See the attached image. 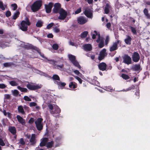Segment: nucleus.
<instances>
[{
  "label": "nucleus",
  "mask_w": 150,
  "mask_h": 150,
  "mask_svg": "<svg viewBox=\"0 0 150 150\" xmlns=\"http://www.w3.org/2000/svg\"><path fill=\"white\" fill-rule=\"evenodd\" d=\"M19 28L23 31H26L28 30V26L30 25L28 19L26 18L25 21H22L20 23Z\"/></svg>",
  "instance_id": "1"
},
{
  "label": "nucleus",
  "mask_w": 150,
  "mask_h": 150,
  "mask_svg": "<svg viewBox=\"0 0 150 150\" xmlns=\"http://www.w3.org/2000/svg\"><path fill=\"white\" fill-rule=\"evenodd\" d=\"M48 106L50 110V112L51 114L59 113L60 112V109L56 105L50 104L48 105Z\"/></svg>",
  "instance_id": "2"
},
{
  "label": "nucleus",
  "mask_w": 150,
  "mask_h": 150,
  "mask_svg": "<svg viewBox=\"0 0 150 150\" xmlns=\"http://www.w3.org/2000/svg\"><path fill=\"white\" fill-rule=\"evenodd\" d=\"M68 58L73 65L76 67H77L79 69H81V67L79 65V62L76 59L75 57L71 54L68 55Z\"/></svg>",
  "instance_id": "3"
},
{
  "label": "nucleus",
  "mask_w": 150,
  "mask_h": 150,
  "mask_svg": "<svg viewBox=\"0 0 150 150\" xmlns=\"http://www.w3.org/2000/svg\"><path fill=\"white\" fill-rule=\"evenodd\" d=\"M42 5L41 1H37L33 4L31 7V9L33 12L38 11Z\"/></svg>",
  "instance_id": "4"
},
{
  "label": "nucleus",
  "mask_w": 150,
  "mask_h": 150,
  "mask_svg": "<svg viewBox=\"0 0 150 150\" xmlns=\"http://www.w3.org/2000/svg\"><path fill=\"white\" fill-rule=\"evenodd\" d=\"M42 121L43 119L42 118H39L35 121L36 127L38 130L41 131L43 128Z\"/></svg>",
  "instance_id": "5"
},
{
  "label": "nucleus",
  "mask_w": 150,
  "mask_h": 150,
  "mask_svg": "<svg viewBox=\"0 0 150 150\" xmlns=\"http://www.w3.org/2000/svg\"><path fill=\"white\" fill-rule=\"evenodd\" d=\"M30 90H35L40 88L42 86L41 84H35L33 83H28L26 86Z\"/></svg>",
  "instance_id": "6"
},
{
  "label": "nucleus",
  "mask_w": 150,
  "mask_h": 150,
  "mask_svg": "<svg viewBox=\"0 0 150 150\" xmlns=\"http://www.w3.org/2000/svg\"><path fill=\"white\" fill-rule=\"evenodd\" d=\"M59 13V15L58 18L60 20H63L64 19L67 15V12L63 9H61Z\"/></svg>",
  "instance_id": "7"
},
{
  "label": "nucleus",
  "mask_w": 150,
  "mask_h": 150,
  "mask_svg": "<svg viewBox=\"0 0 150 150\" xmlns=\"http://www.w3.org/2000/svg\"><path fill=\"white\" fill-rule=\"evenodd\" d=\"M123 62L129 65L132 63L131 58L128 55L125 54L122 57Z\"/></svg>",
  "instance_id": "8"
},
{
  "label": "nucleus",
  "mask_w": 150,
  "mask_h": 150,
  "mask_svg": "<svg viewBox=\"0 0 150 150\" xmlns=\"http://www.w3.org/2000/svg\"><path fill=\"white\" fill-rule=\"evenodd\" d=\"M132 58L133 62H137L140 59V55L138 53L136 52H134L132 56Z\"/></svg>",
  "instance_id": "9"
},
{
  "label": "nucleus",
  "mask_w": 150,
  "mask_h": 150,
  "mask_svg": "<svg viewBox=\"0 0 150 150\" xmlns=\"http://www.w3.org/2000/svg\"><path fill=\"white\" fill-rule=\"evenodd\" d=\"M119 40H117L115 42H114L112 45L110 47V51L112 52L117 49V46L120 42Z\"/></svg>",
  "instance_id": "10"
},
{
  "label": "nucleus",
  "mask_w": 150,
  "mask_h": 150,
  "mask_svg": "<svg viewBox=\"0 0 150 150\" xmlns=\"http://www.w3.org/2000/svg\"><path fill=\"white\" fill-rule=\"evenodd\" d=\"M36 142L35 134H33L31 135L30 140V142L28 143V145L33 146L35 144Z\"/></svg>",
  "instance_id": "11"
},
{
  "label": "nucleus",
  "mask_w": 150,
  "mask_h": 150,
  "mask_svg": "<svg viewBox=\"0 0 150 150\" xmlns=\"http://www.w3.org/2000/svg\"><path fill=\"white\" fill-rule=\"evenodd\" d=\"M106 50L105 49H103L100 52L98 59L101 60L103 59L106 56L107 54L106 52Z\"/></svg>",
  "instance_id": "12"
},
{
  "label": "nucleus",
  "mask_w": 150,
  "mask_h": 150,
  "mask_svg": "<svg viewBox=\"0 0 150 150\" xmlns=\"http://www.w3.org/2000/svg\"><path fill=\"white\" fill-rule=\"evenodd\" d=\"M61 9V8L60 4L58 3H56L54 5L53 11L54 13H57L59 12Z\"/></svg>",
  "instance_id": "13"
},
{
  "label": "nucleus",
  "mask_w": 150,
  "mask_h": 150,
  "mask_svg": "<svg viewBox=\"0 0 150 150\" xmlns=\"http://www.w3.org/2000/svg\"><path fill=\"white\" fill-rule=\"evenodd\" d=\"M77 21L79 24H83L87 22L88 20L85 17L80 16L78 18Z\"/></svg>",
  "instance_id": "14"
},
{
  "label": "nucleus",
  "mask_w": 150,
  "mask_h": 150,
  "mask_svg": "<svg viewBox=\"0 0 150 150\" xmlns=\"http://www.w3.org/2000/svg\"><path fill=\"white\" fill-rule=\"evenodd\" d=\"M22 46L23 47L28 50L31 49H33L34 50H36L40 54L38 49L30 44H28L27 45H22Z\"/></svg>",
  "instance_id": "15"
},
{
  "label": "nucleus",
  "mask_w": 150,
  "mask_h": 150,
  "mask_svg": "<svg viewBox=\"0 0 150 150\" xmlns=\"http://www.w3.org/2000/svg\"><path fill=\"white\" fill-rule=\"evenodd\" d=\"M24 108L25 110H28L29 108L26 106H24L23 107L21 105L18 106V109L19 112L22 114H24L25 112L24 110Z\"/></svg>",
  "instance_id": "16"
},
{
  "label": "nucleus",
  "mask_w": 150,
  "mask_h": 150,
  "mask_svg": "<svg viewBox=\"0 0 150 150\" xmlns=\"http://www.w3.org/2000/svg\"><path fill=\"white\" fill-rule=\"evenodd\" d=\"M94 33H91V35L92 36V38L93 39H95L96 38V36L98 37V39L96 40L97 42H100V36L99 34L97 33L96 31L94 30L93 31Z\"/></svg>",
  "instance_id": "17"
},
{
  "label": "nucleus",
  "mask_w": 150,
  "mask_h": 150,
  "mask_svg": "<svg viewBox=\"0 0 150 150\" xmlns=\"http://www.w3.org/2000/svg\"><path fill=\"white\" fill-rule=\"evenodd\" d=\"M52 6L53 4L52 3H49L48 5H45V7L46 12L48 13H50Z\"/></svg>",
  "instance_id": "18"
},
{
  "label": "nucleus",
  "mask_w": 150,
  "mask_h": 150,
  "mask_svg": "<svg viewBox=\"0 0 150 150\" xmlns=\"http://www.w3.org/2000/svg\"><path fill=\"white\" fill-rule=\"evenodd\" d=\"M84 13L85 15L88 17L92 18L93 16L92 14L91 10L88 8H86L84 11Z\"/></svg>",
  "instance_id": "19"
},
{
  "label": "nucleus",
  "mask_w": 150,
  "mask_h": 150,
  "mask_svg": "<svg viewBox=\"0 0 150 150\" xmlns=\"http://www.w3.org/2000/svg\"><path fill=\"white\" fill-rule=\"evenodd\" d=\"M16 118L18 121L22 125H24L25 123V120L23 119L19 115H18L16 116Z\"/></svg>",
  "instance_id": "20"
},
{
  "label": "nucleus",
  "mask_w": 150,
  "mask_h": 150,
  "mask_svg": "<svg viewBox=\"0 0 150 150\" xmlns=\"http://www.w3.org/2000/svg\"><path fill=\"white\" fill-rule=\"evenodd\" d=\"M20 81V80L17 79H15L14 80L9 81V83L11 86H16L18 85V83Z\"/></svg>",
  "instance_id": "21"
},
{
  "label": "nucleus",
  "mask_w": 150,
  "mask_h": 150,
  "mask_svg": "<svg viewBox=\"0 0 150 150\" xmlns=\"http://www.w3.org/2000/svg\"><path fill=\"white\" fill-rule=\"evenodd\" d=\"M107 67V65L104 62H102L98 65V67L99 69L103 71L106 70Z\"/></svg>",
  "instance_id": "22"
},
{
  "label": "nucleus",
  "mask_w": 150,
  "mask_h": 150,
  "mask_svg": "<svg viewBox=\"0 0 150 150\" xmlns=\"http://www.w3.org/2000/svg\"><path fill=\"white\" fill-rule=\"evenodd\" d=\"M41 142L40 144V146H44L48 142V139L47 138L45 137L41 139Z\"/></svg>",
  "instance_id": "23"
},
{
  "label": "nucleus",
  "mask_w": 150,
  "mask_h": 150,
  "mask_svg": "<svg viewBox=\"0 0 150 150\" xmlns=\"http://www.w3.org/2000/svg\"><path fill=\"white\" fill-rule=\"evenodd\" d=\"M83 47L84 50L87 51H91L92 48L91 45L90 44L84 45Z\"/></svg>",
  "instance_id": "24"
},
{
  "label": "nucleus",
  "mask_w": 150,
  "mask_h": 150,
  "mask_svg": "<svg viewBox=\"0 0 150 150\" xmlns=\"http://www.w3.org/2000/svg\"><path fill=\"white\" fill-rule=\"evenodd\" d=\"M54 83L58 85L59 88H62L64 87L66 84V83L64 82H61L57 81H55Z\"/></svg>",
  "instance_id": "25"
},
{
  "label": "nucleus",
  "mask_w": 150,
  "mask_h": 150,
  "mask_svg": "<svg viewBox=\"0 0 150 150\" xmlns=\"http://www.w3.org/2000/svg\"><path fill=\"white\" fill-rule=\"evenodd\" d=\"M47 61L46 62H48L50 64H52L54 67L56 64L57 63V61L54 60L46 59Z\"/></svg>",
  "instance_id": "26"
},
{
  "label": "nucleus",
  "mask_w": 150,
  "mask_h": 150,
  "mask_svg": "<svg viewBox=\"0 0 150 150\" xmlns=\"http://www.w3.org/2000/svg\"><path fill=\"white\" fill-rule=\"evenodd\" d=\"M132 40L131 38L129 36H127V38L125 40V43L127 45H130Z\"/></svg>",
  "instance_id": "27"
},
{
  "label": "nucleus",
  "mask_w": 150,
  "mask_h": 150,
  "mask_svg": "<svg viewBox=\"0 0 150 150\" xmlns=\"http://www.w3.org/2000/svg\"><path fill=\"white\" fill-rule=\"evenodd\" d=\"M69 86L71 89H73L77 87V85L74 82H71L69 83Z\"/></svg>",
  "instance_id": "28"
},
{
  "label": "nucleus",
  "mask_w": 150,
  "mask_h": 150,
  "mask_svg": "<svg viewBox=\"0 0 150 150\" xmlns=\"http://www.w3.org/2000/svg\"><path fill=\"white\" fill-rule=\"evenodd\" d=\"M5 144L7 146H9V144L6 140H4V142L3 141V140L0 138V145L2 146H4Z\"/></svg>",
  "instance_id": "29"
},
{
  "label": "nucleus",
  "mask_w": 150,
  "mask_h": 150,
  "mask_svg": "<svg viewBox=\"0 0 150 150\" xmlns=\"http://www.w3.org/2000/svg\"><path fill=\"white\" fill-rule=\"evenodd\" d=\"M9 130L10 132L13 134L15 135L16 133V129L14 127H9Z\"/></svg>",
  "instance_id": "30"
},
{
  "label": "nucleus",
  "mask_w": 150,
  "mask_h": 150,
  "mask_svg": "<svg viewBox=\"0 0 150 150\" xmlns=\"http://www.w3.org/2000/svg\"><path fill=\"white\" fill-rule=\"evenodd\" d=\"M110 8V5L108 4H106V6L105 7V12L106 14H108L109 12V9Z\"/></svg>",
  "instance_id": "31"
},
{
  "label": "nucleus",
  "mask_w": 150,
  "mask_h": 150,
  "mask_svg": "<svg viewBox=\"0 0 150 150\" xmlns=\"http://www.w3.org/2000/svg\"><path fill=\"white\" fill-rule=\"evenodd\" d=\"M144 13L147 19L150 18V15L148 13V10L146 8H145L144 10Z\"/></svg>",
  "instance_id": "32"
},
{
  "label": "nucleus",
  "mask_w": 150,
  "mask_h": 150,
  "mask_svg": "<svg viewBox=\"0 0 150 150\" xmlns=\"http://www.w3.org/2000/svg\"><path fill=\"white\" fill-rule=\"evenodd\" d=\"M104 40L103 38H100V42L98 45L99 47L101 48L104 46Z\"/></svg>",
  "instance_id": "33"
},
{
  "label": "nucleus",
  "mask_w": 150,
  "mask_h": 150,
  "mask_svg": "<svg viewBox=\"0 0 150 150\" xmlns=\"http://www.w3.org/2000/svg\"><path fill=\"white\" fill-rule=\"evenodd\" d=\"M17 88L22 92H27L28 91V90L26 88L21 87L19 86H18Z\"/></svg>",
  "instance_id": "34"
},
{
  "label": "nucleus",
  "mask_w": 150,
  "mask_h": 150,
  "mask_svg": "<svg viewBox=\"0 0 150 150\" xmlns=\"http://www.w3.org/2000/svg\"><path fill=\"white\" fill-rule=\"evenodd\" d=\"M43 24V22L40 20L38 21L36 23V25L38 27H41L42 26Z\"/></svg>",
  "instance_id": "35"
},
{
  "label": "nucleus",
  "mask_w": 150,
  "mask_h": 150,
  "mask_svg": "<svg viewBox=\"0 0 150 150\" xmlns=\"http://www.w3.org/2000/svg\"><path fill=\"white\" fill-rule=\"evenodd\" d=\"M88 33V32L87 31H85L82 33L81 34L80 36L81 38H85L86 37Z\"/></svg>",
  "instance_id": "36"
},
{
  "label": "nucleus",
  "mask_w": 150,
  "mask_h": 150,
  "mask_svg": "<svg viewBox=\"0 0 150 150\" xmlns=\"http://www.w3.org/2000/svg\"><path fill=\"white\" fill-rule=\"evenodd\" d=\"M6 7V5H4L2 2L0 1V8L3 10H4Z\"/></svg>",
  "instance_id": "37"
},
{
  "label": "nucleus",
  "mask_w": 150,
  "mask_h": 150,
  "mask_svg": "<svg viewBox=\"0 0 150 150\" xmlns=\"http://www.w3.org/2000/svg\"><path fill=\"white\" fill-rule=\"evenodd\" d=\"M19 14V12L18 11H17L14 13V15L13 16V19L14 20L16 19V18L18 17Z\"/></svg>",
  "instance_id": "38"
},
{
  "label": "nucleus",
  "mask_w": 150,
  "mask_h": 150,
  "mask_svg": "<svg viewBox=\"0 0 150 150\" xmlns=\"http://www.w3.org/2000/svg\"><path fill=\"white\" fill-rule=\"evenodd\" d=\"M134 69L136 71L140 70V66L139 64H136L134 67Z\"/></svg>",
  "instance_id": "39"
},
{
  "label": "nucleus",
  "mask_w": 150,
  "mask_h": 150,
  "mask_svg": "<svg viewBox=\"0 0 150 150\" xmlns=\"http://www.w3.org/2000/svg\"><path fill=\"white\" fill-rule=\"evenodd\" d=\"M54 142L52 141L50 142H48L46 144V146L47 148H51Z\"/></svg>",
  "instance_id": "40"
},
{
  "label": "nucleus",
  "mask_w": 150,
  "mask_h": 150,
  "mask_svg": "<svg viewBox=\"0 0 150 150\" xmlns=\"http://www.w3.org/2000/svg\"><path fill=\"white\" fill-rule=\"evenodd\" d=\"M52 78L54 80H58L59 81L60 80V78L59 77L58 75L56 74L54 75L52 77Z\"/></svg>",
  "instance_id": "41"
},
{
  "label": "nucleus",
  "mask_w": 150,
  "mask_h": 150,
  "mask_svg": "<svg viewBox=\"0 0 150 150\" xmlns=\"http://www.w3.org/2000/svg\"><path fill=\"white\" fill-rule=\"evenodd\" d=\"M129 28L131 29L132 32L133 34L136 35L137 34V30L136 28L132 26H130Z\"/></svg>",
  "instance_id": "42"
},
{
  "label": "nucleus",
  "mask_w": 150,
  "mask_h": 150,
  "mask_svg": "<svg viewBox=\"0 0 150 150\" xmlns=\"http://www.w3.org/2000/svg\"><path fill=\"white\" fill-rule=\"evenodd\" d=\"M52 47L54 50H57L59 46L57 43H54L53 44Z\"/></svg>",
  "instance_id": "43"
},
{
  "label": "nucleus",
  "mask_w": 150,
  "mask_h": 150,
  "mask_svg": "<svg viewBox=\"0 0 150 150\" xmlns=\"http://www.w3.org/2000/svg\"><path fill=\"white\" fill-rule=\"evenodd\" d=\"M13 64L11 62H6L4 64V65L6 67H8L11 66Z\"/></svg>",
  "instance_id": "44"
},
{
  "label": "nucleus",
  "mask_w": 150,
  "mask_h": 150,
  "mask_svg": "<svg viewBox=\"0 0 150 150\" xmlns=\"http://www.w3.org/2000/svg\"><path fill=\"white\" fill-rule=\"evenodd\" d=\"M54 67L55 68H57L58 69H60L63 68V64L58 65L56 64L54 66Z\"/></svg>",
  "instance_id": "45"
},
{
  "label": "nucleus",
  "mask_w": 150,
  "mask_h": 150,
  "mask_svg": "<svg viewBox=\"0 0 150 150\" xmlns=\"http://www.w3.org/2000/svg\"><path fill=\"white\" fill-rule=\"evenodd\" d=\"M134 85H132L131 87L128 88L126 89V90L123 89L122 91H128L131 90L132 89H134Z\"/></svg>",
  "instance_id": "46"
},
{
  "label": "nucleus",
  "mask_w": 150,
  "mask_h": 150,
  "mask_svg": "<svg viewBox=\"0 0 150 150\" xmlns=\"http://www.w3.org/2000/svg\"><path fill=\"white\" fill-rule=\"evenodd\" d=\"M121 76L123 79L125 80L128 79L129 78V77L128 75L125 74H122Z\"/></svg>",
  "instance_id": "47"
},
{
  "label": "nucleus",
  "mask_w": 150,
  "mask_h": 150,
  "mask_svg": "<svg viewBox=\"0 0 150 150\" xmlns=\"http://www.w3.org/2000/svg\"><path fill=\"white\" fill-rule=\"evenodd\" d=\"M97 79V78L96 77H94V79H93V81H92V82H93V83L94 84H99L98 82L96 80Z\"/></svg>",
  "instance_id": "48"
},
{
  "label": "nucleus",
  "mask_w": 150,
  "mask_h": 150,
  "mask_svg": "<svg viewBox=\"0 0 150 150\" xmlns=\"http://www.w3.org/2000/svg\"><path fill=\"white\" fill-rule=\"evenodd\" d=\"M73 72L75 73L76 75H79L81 77V76H82V74L80 73V72L77 70H75L73 71Z\"/></svg>",
  "instance_id": "49"
},
{
  "label": "nucleus",
  "mask_w": 150,
  "mask_h": 150,
  "mask_svg": "<svg viewBox=\"0 0 150 150\" xmlns=\"http://www.w3.org/2000/svg\"><path fill=\"white\" fill-rule=\"evenodd\" d=\"M13 94L15 96H16L18 95L19 92L17 90H14L13 92Z\"/></svg>",
  "instance_id": "50"
},
{
  "label": "nucleus",
  "mask_w": 150,
  "mask_h": 150,
  "mask_svg": "<svg viewBox=\"0 0 150 150\" xmlns=\"http://www.w3.org/2000/svg\"><path fill=\"white\" fill-rule=\"evenodd\" d=\"M24 99L25 100L27 101H30L31 100V99L28 96H24Z\"/></svg>",
  "instance_id": "51"
},
{
  "label": "nucleus",
  "mask_w": 150,
  "mask_h": 150,
  "mask_svg": "<svg viewBox=\"0 0 150 150\" xmlns=\"http://www.w3.org/2000/svg\"><path fill=\"white\" fill-rule=\"evenodd\" d=\"M53 30L56 33H58L60 31L59 28H58L56 26L54 28Z\"/></svg>",
  "instance_id": "52"
},
{
  "label": "nucleus",
  "mask_w": 150,
  "mask_h": 150,
  "mask_svg": "<svg viewBox=\"0 0 150 150\" xmlns=\"http://www.w3.org/2000/svg\"><path fill=\"white\" fill-rule=\"evenodd\" d=\"M11 6L13 7V10H15L17 8V6L16 4H11Z\"/></svg>",
  "instance_id": "53"
},
{
  "label": "nucleus",
  "mask_w": 150,
  "mask_h": 150,
  "mask_svg": "<svg viewBox=\"0 0 150 150\" xmlns=\"http://www.w3.org/2000/svg\"><path fill=\"white\" fill-rule=\"evenodd\" d=\"M75 79L79 81L80 83L81 84L82 83V80L81 79L77 76H74Z\"/></svg>",
  "instance_id": "54"
},
{
  "label": "nucleus",
  "mask_w": 150,
  "mask_h": 150,
  "mask_svg": "<svg viewBox=\"0 0 150 150\" xmlns=\"http://www.w3.org/2000/svg\"><path fill=\"white\" fill-rule=\"evenodd\" d=\"M81 8H80L75 11V14H78L80 13L81 12Z\"/></svg>",
  "instance_id": "55"
},
{
  "label": "nucleus",
  "mask_w": 150,
  "mask_h": 150,
  "mask_svg": "<svg viewBox=\"0 0 150 150\" xmlns=\"http://www.w3.org/2000/svg\"><path fill=\"white\" fill-rule=\"evenodd\" d=\"M54 24V23H52L49 24L47 26V28L48 29H50L53 26Z\"/></svg>",
  "instance_id": "56"
},
{
  "label": "nucleus",
  "mask_w": 150,
  "mask_h": 150,
  "mask_svg": "<svg viewBox=\"0 0 150 150\" xmlns=\"http://www.w3.org/2000/svg\"><path fill=\"white\" fill-rule=\"evenodd\" d=\"M105 90L108 91H111L113 90V89L110 86H108L105 87Z\"/></svg>",
  "instance_id": "57"
},
{
  "label": "nucleus",
  "mask_w": 150,
  "mask_h": 150,
  "mask_svg": "<svg viewBox=\"0 0 150 150\" xmlns=\"http://www.w3.org/2000/svg\"><path fill=\"white\" fill-rule=\"evenodd\" d=\"M19 143L22 145H23L25 144V142H24L23 138L20 139Z\"/></svg>",
  "instance_id": "58"
},
{
  "label": "nucleus",
  "mask_w": 150,
  "mask_h": 150,
  "mask_svg": "<svg viewBox=\"0 0 150 150\" xmlns=\"http://www.w3.org/2000/svg\"><path fill=\"white\" fill-rule=\"evenodd\" d=\"M109 38L108 36H107L106 37V39L105 40V44L106 45H107L109 41Z\"/></svg>",
  "instance_id": "59"
},
{
  "label": "nucleus",
  "mask_w": 150,
  "mask_h": 150,
  "mask_svg": "<svg viewBox=\"0 0 150 150\" xmlns=\"http://www.w3.org/2000/svg\"><path fill=\"white\" fill-rule=\"evenodd\" d=\"M34 121V119L33 117H31L29 120L28 123L30 124H32L33 122Z\"/></svg>",
  "instance_id": "60"
},
{
  "label": "nucleus",
  "mask_w": 150,
  "mask_h": 150,
  "mask_svg": "<svg viewBox=\"0 0 150 150\" xmlns=\"http://www.w3.org/2000/svg\"><path fill=\"white\" fill-rule=\"evenodd\" d=\"M115 6L117 8H119L121 6L120 4L119 5V2L117 1L116 3Z\"/></svg>",
  "instance_id": "61"
},
{
  "label": "nucleus",
  "mask_w": 150,
  "mask_h": 150,
  "mask_svg": "<svg viewBox=\"0 0 150 150\" xmlns=\"http://www.w3.org/2000/svg\"><path fill=\"white\" fill-rule=\"evenodd\" d=\"M11 15V12L9 11H8L6 13V16L8 17L10 16Z\"/></svg>",
  "instance_id": "62"
},
{
  "label": "nucleus",
  "mask_w": 150,
  "mask_h": 150,
  "mask_svg": "<svg viewBox=\"0 0 150 150\" xmlns=\"http://www.w3.org/2000/svg\"><path fill=\"white\" fill-rule=\"evenodd\" d=\"M6 86L4 84H0V88H4Z\"/></svg>",
  "instance_id": "63"
},
{
  "label": "nucleus",
  "mask_w": 150,
  "mask_h": 150,
  "mask_svg": "<svg viewBox=\"0 0 150 150\" xmlns=\"http://www.w3.org/2000/svg\"><path fill=\"white\" fill-rule=\"evenodd\" d=\"M10 98V95L9 94H5L4 98L5 99H9Z\"/></svg>",
  "instance_id": "64"
}]
</instances>
